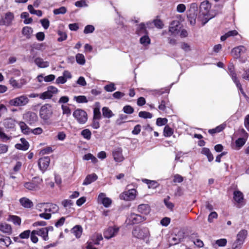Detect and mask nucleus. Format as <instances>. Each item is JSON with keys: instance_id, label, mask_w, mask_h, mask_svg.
<instances>
[{"instance_id": "4", "label": "nucleus", "mask_w": 249, "mask_h": 249, "mask_svg": "<svg viewBox=\"0 0 249 249\" xmlns=\"http://www.w3.org/2000/svg\"><path fill=\"white\" fill-rule=\"evenodd\" d=\"M248 234L247 231L241 230L236 235V239L232 245V249H240L245 242Z\"/></svg>"}, {"instance_id": "34", "label": "nucleus", "mask_w": 249, "mask_h": 249, "mask_svg": "<svg viewBox=\"0 0 249 249\" xmlns=\"http://www.w3.org/2000/svg\"><path fill=\"white\" fill-rule=\"evenodd\" d=\"M142 182L148 185L149 189H156L159 187V184L155 180H151L147 179H143Z\"/></svg>"}, {"instance_id": "48", "label": "nucleus", "mask_w": 249, "mask_h": 249, "mask_svg": "<svg viewBox=\"0 0 249 249\" xmlns=\"http://www.w3.org/2000/svg\"><path fill=\"white\" fill-rule=\"evenodd\" d=\"M139 116L144 119H150L152 117L153 115L150 112L142 111L139 113Z\"/></svg>"}, {"instance_id": "55", "label": "nucleus", "mask_w": 249, "mask_h": 249, "mask_svg": "<svg viewBox=\"0 0 249 249\" xmlns=\"http://www.w3.org/2000/svg\"><path fill=\"white\" fill-rule=\"evenodd\" d=\"M31 234L30 230H26L21 232L19 235V237L21 239H27L29 237Z\"/></svg>"}, {"instance_id": "42", "label": "nucleus", "mask_w": 249, "mask_h": 249, "mask_svg": "<svg viewBox=\"0 0 249 249\" xmlns=\"http://www.w3.org/2000/svg\"><path fill=\"white\" fill-rule=\"evenodd\" d=\"M140 43L143 46H146L150 43V39L147 35H144L141 37Z\"/></svg>"}, {"instance_id": "35", "label": "nucleus", "mask_w": 249, "mask_h": 249, "mask_svg": "<svg viewBox=\"0 0 249 249\" xmlns=\"http://www.w3.org/2000/svg\"><path fill=\"white\" fill-rule=\"evenodd\" d=\"M102 114L104 118L108 119L112 117L114 115L112 111L106 107L102 108Z\"/></svg>"}, {"instance_id": "9", "label": "nucleus", "mask_w": 249, "mask_h": 249, "mask_svg": "<svg viewBox=\"0 0 249 249\" xmlns=\"http://www.w3.org/2000/svg\"><path fill=\"white\" fill-rule=\"evenodd\" d=\"M146 219L145 216L132 213L127 218L126 222L129 225H134L143 222Z\"/></svg>"}, {"instance_id": "6", "label": "nucleus", "mask_w": 249, "mask_h": 249, "mask_svg": "<svg viewBox=\"0 0 249 249\" xmlns=\"http://www.w3.org/2000/svg\"><path fill=\"white\" fill-rule=\"evenodd\" d=\"M129 186L126 187V190L124 191L120 195V198L125 201L134 200L138 194V192L135 189H129Z\"/></svg>"}, {"instance_id": "16", "label": "nucleus", "mask_w": 249, "mask_h": 249, "mask_svg": "<svg viewBox=\"0 0 249 249\" xmlns=\"http://www.w3.org/2000/svg\"><path fill=\"white\" fill-rule=\"evenodd\" d=\"M233 199L236 203L237 207L240 208L245 205L244 196L239 191H235L233 193Z\"/></svg>"}, {"instance_id": "53", "label": "nucleus", "mask_w": 249, "mask_h": 249, "mask_svg": "<svg viewBox=\"0 0 249 249\" xmlns=\"http://www.w3.org/2000/svg\"><path fill=\"white\" fill-rule=\"evenodd\" d=\"M127 118V116L124 114H121L119 115V118L116 120V124L118 125H121L125 122L124 120Z\"/></svg>"}, {"instance_id": "5", "label": "nucleus", "mask_w": 249, "mask_h": 249, "mask_svg": "<svg viewBox=\"0 0 249 249\" xmlns=\"http://www.w3.org/2000/svg\"><path fill=\"white\" fill-rule=\"evenodd\" d=\"M29 102V99L26 95H21L9 100V104L11 106L23 107Z\"/></svg>"}, {"instance_id": "37", "label": "nucleus", "mask_w": 249, "mask_h": 249, "mask_svg": "<svg viewBox=\"0 0 249 249\" xmlns=\"http://www.w3.org/2000/svg\"><path fill=\"white\" fill-rule=\"evenodd\" d=\"M247 139L245 138H239L235 142V148L236 150L240 149L246 143Z\"/></svg>"}, {"instance_id": "19", "label": "nucleus", "mask_w": 249, "mask_h": 249, "mask_svg": "<svg viewBox=\"0 0 249 249\" xmlns=\"http://www.w3.org/2000/svg\"><path fill=\"white\" fill-rule=\"evenodd\" d=\"M122 152L123 150L120 147L116 148L113 151L112 155L115 161L122 162L124 160Z\"/></svg>"}, {"instance_id": "20", "label": "nucleus", "mask_w": 249, "mask_h": 249, "mask_svg": "<svg viewBox=\"0 0 249 249\" xmlns=\"http://www.w3.org/2000/svg\"><path fill=\"white\" fill-rule=\"evenodd\" d=\"M49 229L48 228H41L38 230H33L34 233H37V235L41 236L45 241L49 239L48 237Z\"/></svg>"}, {"instance_id": "1", "label": "nucleus", "mask_w": 249, "mask_h": 249, "mask_svg": "<svg viewBox=\"0 0 249 249\" xmlns=\"http://www.w3.org/2000/svg\"><path fill=\"white\" fill-rule=\"evenodd\" d=\"M211 7V4L207 0L202 2L200 5V12L198 18L203 22V25L213 18V16L210 14Z\"/></svg>"}, {"instance_id": "23", "label": "nucleus", "mask_w": 249, "mask_h": 249, "mask_svg": "<svg viewBox=\"0 0 249 249\" xmlns=\"http://www.w3.org/2000/svg\"><path fill=\"white\" fill-rule=\"evenodd\" d=\"M0 231L7 234H10L12 232V229L10 225L5 222H0Z\"/></svg>"}, {"instance_id": "46", "label": "nucleus", "mask_w": 249, "mask_h": 249, "mask_svg": "<svg viewBox=\"0 0 249 249\" xmlns=\"http://www.w3.org/2000/svg\"><path fill=\"white\" fill-rule=\"evenodd\" d=\"M104 89L107 92H112L116 89V87L114 83L110 82L104 87Z\"/></svg>"}, {"instance_id": "40", "label": "nucleus", "mask_w": 249, "mask_h": 249, "mask_svg": "<svg viewBox=\"0 0 249 249\" xmlns=\"http://www.w3.org/2000/svg\"><path fill=\"white\" fill-rule=\"evenodd\" d=\"M76 62L81 65L85 64L86 60L84 55L82 53H77L75 56Z\"/></svg>"}, {"instance_id": "32", "label": "nucleus", "mask_w": 249, "mask_h": 249, "mask_svg": "<svg viewBox=\"0 0 249 249\" xmlns=\"http://www.w3.org/2000/svg\"><path fill=\"white\" fill-rule=\"evenodd\" d=\"M7 220L16 226H20L21 222V218L17 215H10Z\"/></svg>"}, {"instance_id": "43", "label": "nucleus", "mask_w": 249, "mask_h": 249, "mask_svg": "<svg viewBox=\"0 0 249 249\" xmlns=\"http://www.w3.org/2000/svg\"><path fill=\"white\" fill-rule=\"evenodd\" d=\"M173 134V130L169 126L166 125L163 130V135L165 137H170Z\"/></svg>"}, {"instance_id": "33", "label": "nucleus", "mask_w": 249, "mask_h": 249, "mask_svg": "<svg viewBox=\"0 0 249 249\" xmlns=\"http://www.w3.org/2000/svg\"><path fill=\"white\" fill-rule=\"evenodd\" d=\"M83 231V229L80 225H76L74 226L71 230V233H72L76 238H79Z\"/></svg>"}, {"instance_id": "38", "label": "nucleus", "mask_w": 249, "mask_h": 249, "mask_svg": "<svg viewBox=\"0 0 249 249\" xmlns=\"http://www.w3.org/2000/svg\"><path fill=\"white\" fill-rule=\"evenodd\" d=\"M198 6L196 3H193L190 4V8L188 11L187 15H196L197 16Z\"/></svg>"}, {"instance_id": "63", "label": "nucleus", "mask_w": 249, "mask_h": 249, "mask_svg": "<svg viewBox=\"0 0 249 249\" xmlns=\"http://www.w3.org/2000/svg\"><path fill=\"white\" fill-rule=\"evenodd\" d=\"M217 213L215 212H213L209 215L208 220L210 223H212L213 222V219L217 218Z\"/></svg>"}, {"instance_id": "29", "label": "nucleus", "mask_w": 249, "mask_h": 249, "mask_svg": "<svg viewBox=\"0 0 249 249\" xmlns=\"http://www.w3.org/2000/svg\"><path fill=\"white\" fill-rule=\"evenodd\" d=\"M102 117L100 112V104L99 102L95 104V107L93 108V118L101 119Z\"/></svg>"}, {"instance_id": "27", "label": "nucleus", "mask_w": 249, "mask_h": 249, "mask_svg": "<svg viewBox=\"0 0 249 249\" xmlns=\"http://www.w3.org/2000/svg\"><path fill=\"white\" fill-rule=\"evenodd\" d=\"M35 63L39 67L41 68H45L49 67V62L48 61H44L41 57H36L34 60Z\"/></svg>"}, {"instance_id": "64", "label": "nucleus", "mask_w": 249, "mask_h": 249, "mask_svg": "<svg viewBox=\"0 0 249 249\" xmlns=\"http://www.w3.org/2000/svg\"><path fill=\"white\" fill-rule=\"evenodd\" d=\"M188 18L189 20L190 24L192 25H194L196 23V15H187Z\"/></svg>"}, {"instance_id": "28", "label": "nucleus", "mask_w": 249, "mask_h": 249, "mask_svg": "<svg viewBox=\"0 0 249 249\" xmlns=\"http://www.w3.org/2000/svg\"><path fill=\"white\" fill-rule=\"evenodd\" d=\"M22 35L27 39H30L32 36L33 33V29L29 26L24 27L21 31Z\"/></svg>"}, {"instance_id": "8", "label": "nucleus", "mask_w": 249, "mask_h": 249, "mask_svg": "<svg viewBox=\"0 0 249 249\" xmlns=\"http://www.w3.org/2000/svg\"><path fill=\"white\" fill-rule=\"evenodd\" d=\"M72 115L77 122L80 124H84L88 120V115L84 110L80 108L75 109Z\"/></svg>"}, {"instance_id": "12", "label": "nucleus", "mask_w": 249, "mask_h": 249, "mask_svg": "<svg viewBox=\"0 0 249 249\" xmlns=\"http://www.w3.org/2000/svg\"><path fill=\"white\" fill-rule=\"evenodd\" d=\"M228 73L231 76L232 81L236 84L237 88L241 91L242 93H244L243 90L242 88V86L237 77L236 73L234 71V66L233 64H231L228 66Z\"/></svg>"}, {"instance_id": "14", "label": "nucleus", "mask_w": 249, "mask_h": 249, "mask_svg": "<svg viewBox=\"0 0 249 249\" xmlns=\"http://www.w3.org/2000/svg\"><path fill=\"white\" fill-rule=\"evenodd\" d=\"M119 228L117 226L109 227L104 232V236L106 239H109L115 236L118 233Z\"/></svg>"}, {"instance_id": "52", "label": "nucleus", "mask_w": 249, "mask_h": 249, "mask_svg": "<svg viewBox=\"0 0 249 249\" xmlns=\"http://www.w3.org/2000/svg\"><path fill=\"white\" fill-rule=\"evenodd\" d=\"M9 72L10 74L17 77L19 76L21 74V71L16 68H12L9 71Z\"/></svg>"}, {"instance_id": "57", "label": "nucleus", "mask_w": 249, "mask_h": 249, "mask_svg": "<svg viewBox=\"0 0 249 249\" xmlns=\"http://www.w3.org/2000/svg\"><path fill=\"white\" fill-rule=\"evenodd\" d=\"M61 108L62 109L63 114H66L68 116L71 115V111L68 106L62 105L61 106Z\"/></svg>"}, {"instance_id": "47", "label": "nucleus", "mask_w": 249, "mask_h": 249, "mask_svg": "<svg viewBox=\"0 0 249 249\" xmlns=\"http://www.w3.org/2000/svg\"><path fill=\"white\" fill-rule=\"evenodd\" d=\"M36 209L39 212H47V203H41L36 205Z\"/></svg>"}, {"instance_id": "61", "label": "nucleus", "mask_w": 249, "mask_h": 249, "mask_svg": "<svg viewBox=\"0 0 249 249\" xmlns=\"http://www.w3.org/2000/svg\"><path fill=\"white\" fill-rule=\"evenodd\" d=\"M94 29L95 28L93 26L91 25H88L85 27L84 32L86 34L91 33L93 32Z\"/></svg>"}, {"instance_id": "2", "label": "nucleus", "mask_w": 249, "mask_h": 249, "mask_svg": "<svg viewBox=\"0 0 249 249\" xmlns=\"http://www.w3.org/2000/svg\"><path fill=\"white\" fill-rule=\"evenodd\" d=\"M132 233L134 237L143 240L147 244L149 243L150 234L147 228L136 226L132 230Z\"/></svg>"}, {"instance_id": "39", "label": "nucleus", "mask_w": 249, "mask_h": 249, "mask_svg": "<svg viewBox=\"0 0 249 249\" xmlns=\"http://www.w3.org/2000/svg\"><path fill=\"white\" fill-rule=\"evenodd\" d=\"M181 238H179L177 235H172L169 239L170 246L175 245L179 243L181 241Z\"/></svg>"}, {"instance_id": "30", "label": "nucleus", "mask_w": 249, "mask_h": 249, "mask_svg": "<svg viewBox=\"0 0 249 249\" xmlns=\"http://www.w3.org/2000/svg\"><path fill=\"white\" fill-rule=\"evenodd\" d=\"M3 124L4 126L7 128H14L16 124L15 120L12 118H7L4 120Z\"/></svg>"}, {"instance_id": "11", "label": "nucleus", "mask_w": 249, "mask_h": 249, "mask_svg": "<svg viewBox=\"0 0 249 249\" xmlns=\"http://www.w3.org/2000/svg\"><path fill=\"white\" fill-rule=\"evenodd\" d=\"M23 119L29 124L32 125L38 121V118L35 112L28 111L23 114Z\"/></svg>"}, {"instance_id": "60", "label": "nucleus", "mask_w": 249, "mask_h": 249, "mask_svg": "<svg viewBox=\"0 0 249 249\" xmlns=\"http://www.w3.org/2000/svg\"><path fill=\"white\" fill-rule=\"evenodd\" d=\"M146 32V29L145 25L143 23L140 24L137 29V33L139 35H141L142 33H145Z\"/></svg>"}, {"instance_id": "26", "label": "nucleus", "mask_w": 249, "mask_h": 249, "mask_svg": "<svg viewBox=\"0 0 249 249\" xmlns=\"http://www.w3.org/2000/svg\"><path fill=\"white\" fill-rule=\"evenodd\" d=\"M20 204L25 208H31L33 206V203L29 198L24 197L19 199Z\"/></svg>"}, {"instance_id": "51", "label": "nucleus", "mask_w": 249, "mask_h": 249, "mask_svg": "<svg viewBox=\"0 0 249 249\" xmlns=\"http://www.w3.org/2000/svg\"><path fill=\"white\" fill-rule=\"evenodd\" d=\"M169 199L170 197L168 196L166 198L164 199V203L168 209L172 210L174 207V205L173 203L169 201Z\"/></svg>"}, {"instance_id": "44", "label": "nucleus", "mask_w": 249, "mask_h": 249, "mask_svg": "<svg viewBox=\"0 0 249 249\" xmlns=\"http://www.w3.org/2000/svg\"><path fill=\"white\" fill-rule=\"evenodd\" d=\"M74 100H75L78 103H86L88 102L86 97L84 95L74 96Z\"/></svg>"}, {"instance_id": "18", "label": "nucleus", "mask_w": 249, "mask_h": 249, "mask_svg": "<svg viewBox=\"0 0 249 249\" xmlns=\"http://www.w3.org/2000/svg\"><path fill=\"white\" fill-rule=\"evenodd\" d=\"M137 210V212L140 213L141 215L145 216L148 215L151 211L150 207L147 204H141L139 205Z\"/></svg>"}, {"instance_id": "3", "label": "nucleus", "mask_w": 249, "mask_h": 249, "mask_svg": "<svg viewBox=\"0 0 249 249\" xmlns=\"http://www.w3.org/2000/svg\"><path fill=\"white\" fill-rule=\"evenodd\" d=\"M58 89L54 86H49L47 88V90L40 94L31 93L28 95V98H36L39 97L42 100L51 99L54 94L57 93Z\"/></svg>"}, {"instance_id": "45", "label": "nucleus", "mask_w": 249, "mask_h": 249, "mask_svg": "<svg viewBox=\"0 0 249 249\" xmlns=\"http://www.w3.org/2000/svg\"><path fill=\"white\" fill-rule=\"evenodd\" d=\"M227 243V239L225 238H222L216 240L215 242L214 246H215V247H216V246L223 247L226 246Z\"/></svg>"}, {"instance_id": "21", "label": "nucleus", "mask_w": 249, "mask_h": 249, "mask_svg": "<svg viewBox=\"0 0 249 249\" xmlns=\"http://www.w3.org/2000/svg\"><path fill=\"white\" fill-rule=\"evenodd\" d=\"M180 28L178 21H173L169 26V32L174 35L178 34Z\"/></svg>"}, {"instance_id": "24", "label": "nucleus", "mask_w": 249, "mask_h": 249, "mask_svg": "<svg viewBox=\"0 0 249 249\" xmlns=\"http://www.w3.org/2000/svg\"><path fill=\"white\" fill-rule=\"evenodd\" d=\"M98 178V176L95 173L88 175L84 179L83 185H88L91 183L92 182L96 181Z\"/></svg>"}, {"instance_id": "7", "label": "nucleus", "mask_w": 249, "mask_h": 249, "mask_svg": "<svg viewBox=\"0 0 249 249\" xmlns=\"http://www.w3.org/2000/svg\"><path fill=\"white\" fill-rule=\"evenodd\" d=\"M53 111L52 106L49 104L43 105L39 110V115L41 119L46 121L52 116Z\"/></svg>"}, {"instance_id": "17", "label": "nucleus", "mask_w": 249, "mask_h": 249, "mask_svg": "<svg viewBox=\"0 0 249 249\" xmlns=\"http://www.w3.org/2000/svg\"><path fill=\"white\" fill-rule=\"evenodd\" d=\"M50 162V159L49 157H44L39 159L38 162L40 169L44 173L47 169Z\"/></svg>"}, {"instance_id": "59", "label": "nucleus", "mask_w": 249, "mask_h": 249, "mask_svg": "<svg viewBox=\"0 0 249 249\" xmlns=\"http://www.w3.org/2000/svg\"><path fill=\"white\" fill-rule=\"evenodd\" d=\"M40 23L45 29H47L50 25V21L47 18H43L40 20Z\"/></svg>"}, {"instance_id": "31", "label": "nucleus", "mask_w": 249, "mask_h": 249, "mask_svg": "<svg viewBox=\"0 0 249 249\" xmlns=\"http://www.w3.org/2000/svg\"><path fill=\"white\" fill-rule=\"evenodd\" d=\"M18 125L20 127L21 132L25 134H29L31 133V129L29 127L22 121L18 122Z\"/></svg>"}, {"instance_id": "49", "label": "nucleus", "mask_w": 249, "mask_h": 249, "mask_svg": "<svg viewBox=\"0 0 249 249\" xmlns=\"http://www.w3.org/2000/svg\"><path fill=\"white\" fill-rule=\"evenodd\" d=\"M67 8L64 6H62L58 9H55L53 11L54 15L64 14L67 12Z\"/></svg>"}, {"instance_id": "13", "label": "nucleus", "mask_w": 249, "mask_h": 249, "mask_svg": "<svg viewBox=\"0 0 249 249\" xmlns=\"http://www.w3.org/2000/svg\"><path fill=\"white\" fill-rule=\"evenodd\" d=\"M15 18L14 15L11 12H8L4 14L3 17L0 20V25L6 26L12 25Z\"/></svg>"}, {"instance_id": "41", "label": "nucleus", "mask_w": 249, "mask_h": 249, "mask_svg": "<svg viewBox=\"0 0 249 249\" xmlns=\"http://www.w3.org/2000/svg\"><path fill=\"white\" fill-rule=\"evenodd\" d=\"M81 134L84 139L87 140H89L91 137V132L89 129L83 130L81 132Z\"/></svg>"}, {"instance_id": "15", "label": "nucleus", "mask_w": 249, "mask_h": 249, "mask_svg": "<svg viewBox=\"0 0 249 249\" xmlns=\"http://www.w3.org/2000/svg\"><path fill=\"white\" fill-rule=\"evenodd\" d=\"M97 202L99 204H103L104 207L108 208L111 205L112 200L110 198L106 196L105 193H101L98 195Z\"/></svg>"}, {"instance_id": "54", "label": "nucleus", "mask_w": 249, "mask_h": 249, "mask_svg": "<svg viewBox=\"0 0 249 249\" xmlns=\"http://www.w3.org/2000/svg\"><path fill=\"white\" fill-rule=\"evenodd\" d=\"M123 110L124 113L128 114H132L134 112L133 108L129 105L124 106Z\"/></svg>"}, {"instance_id": "62", "label": "nucleus", "mask_w": 249, "mask_h": 249, "mask_svg": "<svg viewBox=\"0 0 249 249\" xmlns=\"http://www.w3.org/2000/svg\"><path fill=\"white\" fill-rule=\"evenodd\" d=\"M40 218L45 219L46 220L50 219L51 217V214L48 212H44L39 214Z\"/></svg>"}, {"instance_id": "25", "label": "nucleus", "mask_w": 249, "mask_h": 249, "mask_svg": "<svg viewBox=\"0 0 249 249\" xmlns=\"http://www.w3.org/2000/svg\"><path fill=\"white\" fill-rule=\"evenodd\" d=\"M245 51V47L243 46H240L233 48L231 51V53L235 57H239Z\"/></svg>"}, {"instance_id": "58", "label": "nucleus", "mask_w": 249, "mask_h": 249, "mask_svg": "<svg viewBox=\"0 0 249 249\" xmlns=\"http://www.w3.org/2000/svg\"><path fill=\"white\" fill-rule=\"evenodd\" d=\"M167 123L166 118H158L156 121V124L158 126H162L166 124Z\"/></svg>"}, {"instance_id": "10", "label": "nucleus", "mask_w": 249, "mask_h": 249, "mask_svg": "<svg viewBox=\"0 0 249 249\" xmlns=\"http://www.w3.org/2000/svg\"><path fill=\"white\" fill-rule=\"evenodd\" d=\"M42 182L41 178L38 177L35 178L31 181L24 183V186L29 190L36 191L39 189V185Z\"/></svg>"}, {"instance_id": "50", "label": "nucleus", "mask_w": 249, "mask_h": 249, "mask_svg": "<svg viewBox=\"0 0 249 249\" xmlns=\"http://www.w3.org/2000/svg\"><path fill=\"white\" fill-rule=\"evenodd\" d=\"M9 82L10 85L14 88L20 89L21 88V85L19 84V82H18L14 78H10Z\"/></svg>"}, {"instance_id": "22", "label": "nucleus", "mask_w": 249, "mask_h": 249, "mask_svg": "<svg viewBox=\"0 0 249 249\" xmlns=\"http://www.w3.org/2000/svg\"><path fill=\"white\" fill-rule=\"evenodd\" d=\"M20 142V143H17L15 145L16 148L23 151L27 150L29 147L28 142L24 138H21Z\"/></svg>"}, {"instance_id": "36", "label": "nucleus", "mask_w": 249, "mask_h": 249, "mask_svg": "<svg viewBox=\"0 0 249 249\" xmlns=\"http://www.w3.org/2000/svg\"><path fill=\"white\" fill-rule=\"evenodd\" d=\"M59 210V208L57 205L53 203H47V212L49 213H55Z\"/></svg>"}, {"instance_id": "56", "label": "nucleus", "mask_w": 249, "mask_h": 249, "mask_svg": "<svg viewBox=\"0 0 249 249\" xmlns=\"http://www.w3.org/2000/svg\"><path fill=\"white\" fill-rule=\"evenodd\" d=\"M58 34L59 36V37L58 38V41L59 42L63 41L65 40L67 38V35L66 33L59 31L58 32Z\"/></svg>"}]
</instances>
